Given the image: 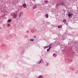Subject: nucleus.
<instances>
[{"mask_svg": "<svg viewBox=\"0 0 78 78\" xmlns=\"http://www.w3.org/2000/svg\"><path fill=\"white\" fill-rule=\"evenodd\" d=\"M73 14H71L69 13L68 14V16H69V17H71V16H73Z\"/></svg>", "mask_w": 78, "mask_h": 78, "instance_id": "1", "label": "nucleus"}, {"mask_svg": "<svg viewBox=\"0 0 78 78\" xmlns=\"http://www.w3.org/2000/svg\"><path fill=\"white\" fill-rule=\"evenodd\" d=\"M76 73L78 74V70H77L76 72Z\"/></svg>", "mask_w": 78, "mask_h": 78, "instance_id": "20", "label": "nucleus"}, {"mask_svg": "<svg viewBox=\"0 0 78 78\" xmlns=\"http://www.w3.org/2000/svg\"><path fill=\"white\" fill-rule=\"evenodd\" d=\"M72 60H71V61H71V62H72Z\"/></svg>", "mask_w": 78, "mask_h": 78, "instance_id": "27", "label": "nucleus"}, {"mask_svg": "<svg viewBox=\"0 0 78 78\" xmlns=\"http://www.w3.org/2000/svg\"><path fill=\"white\" fill-rule=\"evenodd\" d=\"M57 16H58V15H57Z\"/></svg>", "mask_w": 78, "mask_h": 78, "instance_id": "29", "label": "nucleus"}, {"mask_svg": "<svg viewBox=\"0 0 78 78\" xmlns=\"http://www.w3.org/2000/svg\"><path fill=\"white\" fill-rule=\"evenodd\" d=\"M13 17L16 18L17 17V14H13Z\"/></svg>", "mask_w": 78, "mask_h": 78, "instance_id": "4", "label": "nucleus"}, {"mask_svg": "<svg viewBox=\"0 0 78 78\" xmlns=\"http://www.w3.org/2000/svg\"><path fill=\"white\" fill-rule=\"evenodd\" d=\"M58 28H62V26H58Z\"/></svg>", "mask_w": 78, "mask_h": 78, "instance_id": "14", "label": "nucleus"}, {"mask_svg": "<svg viewBox=\"0 0 78 78\" xmlns=\"http://www.w3.org/2000/svg\"><path fill=\"white\" fill-rule=\"evenodd\" d=\"M23 6L24 8H26V7H27V5L26 4H24L23 5Z\"/></svg>", "mask_w": 78, "mask_h": 78, "instance_id": "2", "label": "nucleus"}, {"mask_svg": "<svg viewBox=\"0 0 78 78\" xmlns=\"http://www.w3.org/2000/svg\"><path fill=\"white\" fill-rule=\"evenodd\" d=\"M23 14V13H22V12H20V13L19 17H21V16H22V15Z\"/></svg>", "mask_w": 78, "mask_h": 78, "instance_id": "5", "label": "nucleus"}, {"mask_svg": "<svg viewBox=\"0 0 78 78\" xmlns=\"http://www.w3.org/2000/svg\"><path fill=\"white\" fill-rule=\"evenodd\" d=\"M48 47H50V46L49 45L48 46Z\"/></svg>", "mask_w": 78, "mask_h": 78, "instance_id": "26", "label": "nucleus"}, {"mask_svg": "<svg viewBox=\"0 0 78 78\" xmlns=\"http://www.w3.org/2000/svg\"><path fill=\"white\" fill-rule=\"evenodd\" d=\"M59 5V3L58 4H57L56 6H57V7H58V6Z\"/></svg>", "mask_w": 78, "mask_h": 78, "instance_id": "22", "label": "nucleus"}, {"mask_svg": "<svg viewBox=\"0 0 78 78\" xmlns=\"http://www.w3.org/2000/svg\"><path fill=\"white\" fill-rule=\"evenodd\" d=\"M51 44H50L49 46V48H51Z\"/></svg>", "mask_w": 78, "mask_h": 78, "instance_id": "15", "label": "nucleus"}, {"mask_svg": "<svg viewBox=\"0 0 78 78\" xmlns=\"http://www.w3.org/2000/svg\"><path fill=\"white\" fill-rule=\"evenodd\" d=\"M31 32H32V33H34V30H32Z\"/></svg>", "mask_w": 78, "mask_h": 78, "instance_id": "23", "label": "nucleus"}, {"mask_svg": "<svg viewBox=\"0 0 78 78\" xmlns=\"http://www.w3.org/2000/svg\"><path fill=\"white\" fill-rule=\"evenodd\" d=\"M56 56H57L56 54L55 53V54H53V56H54V57L56 58Z\"/></svg>", "mask_w": 78, "mask_h": 78, "instance_id": "6", "label": "nucleus"}, {"mask_svg": "<svg viewBox=\"0 0 78 78\" xmlns=\"http://www.w3.org/2000/svg\"><path fill=\"white\" fill-rule=\"evenodd\" d=\"M45 17L46 18H48V14H46L45 15Z\"/></svg>", "mask_w": 78, "mask_h": 78, "instance_id": "9", "label": "nucleus"}, {"mask_svg": "<svg viewBox=\"0 0 78 78\" xmlns=\"http://www.w3.org/2000/svg\"><path fill=\"white\" fill-rule=\"evenodd\" d=\"M36 8H37V6L36 5H35L33 7V9H35Z\"/></svg>", "mask_w": 78, "mask_h": 78, "instance_id": "8", "label": "nucleus"}, {"mask_svg": "<svg viewBox=\"0 0 78 78\" xmlns=\"http://www.w3.org/2000/svg\"><path fill=\"white\" fill-rule=\"evenodd\" d=\"M8 22H11V19H9L8 20Z\"/></svg>", "mask_w": 78, "mask_h": 78, "instance_id": "13", "label": "nucleus"}, {"mask_svg": "<svg viewBox=\"0 0 78 78\" xmlns=\"http://www.w3.org/2000/svg\"><path fill=\"white\" fill-rule=\"evenodd\" d=\"M62 51H64V50H63Z\"/></svg>", "mask_w": 78, "mask_h": 78, "instance_id": "30", "label": "nucleus"}, {"mask_svg": "<svg viewBox=\"0 0 78 78\" xmlns=\"http://www.w3.org/2000/svg\"><path fill=\"white\" fill-rule=\"evenodd\" d=\"M28 37V36L27 35H26L24 37L25 38H26V37Z\"/></svg>", "mask_w": 78, "mask_h": 78, "instance_id": "17", "label": "nucleus"}, {"mask_svg": "<svg viewBox=\"0 0 78 78\" xmlns=\"http://www.w3.org/2000/svg\"><path fill=\"white\" fill-rule=\"evenodd\" d=\"M50 48H49L47 50V51H49L50 50Z\"/></svg>", "mask_w": 78, "mask_h": 78, "instance_id": "12", "label": "nucleus"}, {"mask_svg": "<svg viewBox=\"0 0 78 78\" xmlns=\"http://www.w3.org/2000/svg\"><path fill=\"white\" fill-rule=\"evenodd\" d=\"M38 78H43V77H42V76L40 75L38 77Z\"/></svg>", "mask_w": 78, "mask_h": 78, "instance_id": "11", "label": "nucleus"}, {"mask_svg": "<svg viewBox=\"0 0 78 78\" xmlns=\"http://www.w3.org/2000/svg\"><path fill=\"white\" fill-rule=\"evenodd\" d=\"M48 48V46H45L44 48V49H46V48Z\"/></svg>", "mask_w": 78, "mask_h": 78, "instance_id": "18", "label": "nucleus"}, {"mask_svg": "<svg viewBox=\"0 0 78 78\" xmlns=\"http://www.w3.org/2000/svg\"><path fill=\"white\" fill-rule=\"evenodd\" d=\"M34 38H36V36H34Z\"/></svg>", "mask_w": 78, "mask_h": 78, "instance_id": "25", "label": "nucleus"}, {"mask_svg": "<svg viewBox=\"0 0 78 78\" xmlns=\"http://www.w3.org/2000/svg\"><path fill=\"white\" fill-rule=\"evenodd\" d=\"M56 8H58V7H56Z\"/></svg>", "mask_w": 78, "mask_h": 78, "instance_id": "28", "label": "nucleus"}, {"mask_svg": "<svg viewBox=\"0 0 78 78\" xmlns=\"http://www.w3.org/2000/svg\"><path fill=\"white\" fill-rule=\"evenodd\" d=\"M58 4L59 5H64V3H63V2H61L60 3H58Z\"/></svg>", "mask_w": 78, "mask_h": 78, "instance_id": "3", "label": "nucleus"}, {"mask_svg": "<svg viewBox=\"0 0 78 78\" xmlns=\"http://www.w3.org/2000/svg\"><path fill=\"white\" fill-rule=\"evenodd\" d=\"M46 66H47H47H48V63H47V64L46 65Z\"/></svg>", "mask_w": 78, "mask_h": 78, "instance_id": "24", "label": "nucleus"}, {"mask_svg": "<svg viewBox=\"0 0 78 78\" xmlns=\"http://www.w3.org/2000/svg\"><path fill=\"white\" fill-rule=\"evenodd\" d=\"M66 21H67V20H63V23H65V22H66Z\"/></svg>", "mask_w": 78, "mask_h": 78, "instance_id": "16", "label": "nucleus"}, {"mask_svg": "<svg viewBox=\"0 0 78 78\" xmlns=\"http://www.w3.org/2000/svg\"><path fill=\"white\" fill-rule=\"evenodd\" d=\"M8 27H10V26H11V25H10V24H8L7 25Z\"/></svg>", "mask_w": 78, "mask_h": 78, "instance_id": "21", "label": "nucleus"}, {"mask_svg": "<svg viewBox=\"0 0 78 78\" xmlns=\"http://www.w3.org/2000/svg\"><path fill=\"white\" fill-rule=\"evenodd\" d=\"M44 3H46V4H47V3H49V2H48V1H45V2H44Z\"/></svg>", "mask_w": 78, "mask_h": 78, "instance_id": "7", "label": "nucleus"}, {"mask_svg": "<svg viewBox=\"0 0 78 78\" xmlns=\"http://www.w3.org/2000/svg\"><path fill=\"white\" fill-rule=\"evenodd\" d=\"M30 41H34V39H30Z\"/></svg>", "mask_w": 78, "mask_h": 78, "instance_id": "10", "label": "nucleus"}, {"mask_svg": "<svg viewBox=\"0 0 78 78\" xmlns=\"http://www.w3.org/2000/svg\"><path fill=\"white\" fill-rule=\"evenodd\" d=\"M42 61V59H41L40 61L39 62V63H41V62H41V61Z\"/></svg>", "mask_w": 78, "mask_h": 78, "instance_id": "19", "label": "nucleus"}]
</instances>
